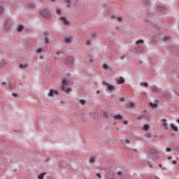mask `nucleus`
I'll return each mask as SVG.
<instances>
[{"instance_id": "20e7f679", "label": "nucleus", "mask_w": 179, "mask_h": 179, "mask_svg": "<svg viewBox=\"0 0 179 179\" xmlns=\"http://www.w3.org/2000/svg\"><path fill=\"white\" fill-rule=\"evenodd\" d=\"M58 94V91L54 90H50L48 96L49 97H54V96H57Z\"/></svg>"}, {"instance_id": "393cba45", "label": "nucleus", "mask_w": 179, "mask_h": 179, "mask_svg": "<svg viewBox=\"0 0 179 179\" xmlns=\"http://www.w3.org/2000/svg\"><path fill=\"white\" fill-rule=\"evenodd\" d=\"M145 43L143 39H140L136 41V44H143Z\"/></svg>"}, {"instance_id": "473e14b6", "label": "nucleus", "mask_w": 179, "mask_h": 179, "mask_svg": "<svg viewBox=\"0 0 179 179\" xmlns=\"http://www.w3.org/2000/svg\"><path fill=\"white\" fill-rule=\"evenodd\" d=\"M91 37H92V38H94L95 37H97V34H96V33H92L91 34Z\"/></svg>"}, {"instance_id": "6ab92c4d", "label": "nucleus", "mask_w": 179, "mask_h": 179, "mask_svg": "<svg viewBox=\"0 0 179 179\" xmlns=\"http://www.w3.org/2000/svg\"><path fill=\"white\" fill-rule=\"evenodd\" d=\"M19 68H20V69H24V68H27V64H20L19 65Z\"/></svg>"}, {"instance_id": "864d4df0", "label": "nucleus", "mask_w": 179, "mask_h": 179, "mask_svg": "<svg viewBox=\"0 0 179 179\" xmlns=\"http://www.w3.org/2000/svg\"><path fill=\"white\" fill-rule=\"evenodd\" d=\"M51 1V2H55V1H57V0H50Z\"/></svg>"}, {"instance_id": "c9c22d12", "label": "nucleus", "mask_w": 179, "mask_h": 179, "mask_svg": "<svg viewBox=\"0 0 179 179\" xmlns=\"http://www.w3.org/2000/svg\"><path fill=\"white\" fill-rule=\"evenodd\" d=\"M45 44H48V38L47 36L45 37Z\"/></svg>"}, {"instance_id": "58836bf2", "label": "nucleus", "mask_w": 179, "mask_h": 179, "mask_svg": "<svg viewBox=\"0 0 179 179\" xmlns=\"http://www.w3.org/2000/svg\"><path fill=\"white\" fill-rule=\"evenodd\" d=\"M56 55H61V54H63L62 52H56Z\"/></svg>"}, {"instance_id": "37998d69", "label": "nucleus", "mask_w": 179, "mask_h": 179, "mask_svg": "<svg viewBox=\"0 0 179 179\" xmlns=\"http://www.w3.org/2000/svg\"><path fill=\"white\" fill-rule=\"evenodd\" d=\"M1 86H6V82H3L1 83Z\"/></svg>"}, {"instance_id": "f704fd0d", "label": "nucleus", "mask_w": 179, "mask_h": 179, "mask_svg": "<svg viewBox=\"0 0 179 179\" xmlns=\"http://www.w3.org/2000/svg\"><path fill=\"white\" fill-rule=\"evenodd\" d=\"M117 22H122V18L121 17H117Z\"/></svg>"}, {"instance_id": "bf43d9fd", "label": "nucleus", "mask_w": 179, "mask_h": 179, "mask_svg": "<svg viewBox=\"0 0 179 179\" xmlns=\"http://www.w3.org/2000/svg\"><path fill=\"white\" fill-rule=\"evenodd\" d=\"M112 19H114V16H112Z\"/></svg>"}, {"instance_id": "dca6fc26", "label": "nucleus", "mask_w": 179, "mask_h": 179, "mask_svg": "<svg viewBox=\"0 0 179 179\" xmlns=\"http://www.w3.org/2000/svg\"><path fill=\"white\" fill-rule=\"evenodd\" d=\"M64 1L66 3H67V7L71 8V5H72L71 0H64Z\"/></svg>"}, {"instance_id": "c85d7f7f", "label": "nucleus", "mask_w": 179, "mask_h": 179, "mask_svg": "<svg viewBox=\"0 0 179 179\" xmlns=\"http://www.w3.org/2000/svg\"><path fill=\"white\" fill-rule=\"evenodd\" d=\"M141 86H144L145 87H148V83H140Z\"/></svg>"}, {"instance_id": "e433bc0d", "label": "nucleus", "mask_w": 179, "mask_h": 179, "mask_svg": "<svg viewBox=\"0 0 179 179\" xmlns=\"http://www.w3.org/2000/svg\"><path fill=\"white\" fill-rule=\"evenodd\" d=\"M96 177H98V178H99V179H101V174L96 173Z\"/></svg>"}, {"instance_id": "9d476101", "label": "nucleus", "mask_w": 179, "mask_h": 179, "mask_svg": "<svg viewBox=\"0 0 179 179\" xmlns=\"http://www.w3.org/2000/svg\"><path fill=\"white\" fill-rule=\"evenodd\" d=\"M162 121L164 122L163 127H164V129H169V124H167V120L162 119Z\"/></svg>"}, {"instance_id": "412c9836", "label": "nucleus", "mask_w": 179, "mask_h": 179, "mask_svg": "<svg viewBox=\"0 0 179 179\" xmlns=\"http://www.w3.org/2000/svg\"><path fill=\"white\" fill-rule=\"evenodd\" d=\"M150 106L152 108H156V107H157V103H150Z\"/></svg>"}, {"instance_id": "aec40b11", "label": "nucleus", "mask_w": 179, "mask_h": 179, "mask_svg": "<svg viewBox=\"0 0 179 179\" xmlns=\"http://www.w3.org/2000/svg\"><path fill=\"white\" fill-rule=\"evenodd\" d=\"M134 107H135V103L134 102H129L128 108H134Z\"/></svg>"}, {"instance_id": "ea45409f", "label": "nucleus", "mask_w": 179, "mask_h": 179, "mask_svg": "<svg viewBox=\"0 0 179 179\" xmlns=\"http://www.w3.org/2000/svg\"><path fill=\"white\" fill-rule=\"evenodd\" d=\"M166 152H171V148H166Z\"/></svg>"}, {"instance_id": "052dcab7", "label": "nucleus", "mask_w": 179, "mask_h": 179, "mask_svg": "<svg viewBox=\"0 0 179 179\" xmlns=\"http://www.w3.org/2000/svg\"><path fill=\"white\" fill-rule=\"evenodd\" d=\"M178 96H179V94H178Z\"/></svg>"}, {"instance_id": "c03bdc74", "label": "nucleus", "mask_w": 179, "mask_h": 179, "mask_svg": "<svg viewBox=\"0 0 179 179\" xmlns=\"http://www.w3.org/2000/svg\"><path fill=\"white\" fill-rule=\"evenodd\" d=\"M120 101H125V99H124V98H120Z\"/></svg>"}, {"instance_id": "2f4dec72", "label": "nucleus", "mask_w": 179, "mask_h": 179, "mask_svg": "<svg viewBox=\"0 0 179 179\" xmlns=\"http://www.w3.org/2000/svg\"><path fill=\"white\" fill-rule=\"evenodd\" d=\"M64 91L66 92V93H69L70 92H72V89L71 88H67V89H64Z\"/></svg>"}, {"instance_id": "6e6552de", "label": "nucleus", "mask_w": 179, "mask_h": 179, "mask_svg": "<svg viewBox=\"0 0 179 179\" xmlns=\"http://www.w3.org/2000/svg\"><path fill=\"white\" fill-rule=\"evenodd\" d=\"M64 43L66 44H71V43H72V37L70 36L64 38Z\"/></svg>"}, {"instance_id": "a878e982", "label": "nucleus", "mask_w": 179, "mask_h": 179, "mask_svg": "<svg viewBox=\"0 0 179 179\" xmlns=\"http://www.w3.org/2000/svg\"><path fill=\"white\" fill-rule=\"evenodd\" d=\"M150 127L148 126V124H145L143 127V129L144 131H148Z\"/></svg>"}, {"instance_id": "8fccbe9b", "label": "nucleus", "mask_w": 179, "mask_h": 179, "mask_svg": "<svg viewBox=\"0 0 179 179\" xmlns=\"http://www.w3.org/2000/svg\"><path fill=\"white\" fill-rule=\"evenodd\" d=\"M168 159H169V160H171V157H168Z\"/></svg>"}, {"instance_id": "49530a36", "label": "nucleus", "mask_w": 179, "mask_h": 179, "mask_svg": "<svg viewBox=\"0 0 179 179\" xmlns=\"http://www.w3.org/2000/svg\"><path fill=\"white\" fill-rule=\"evenodd\" d=\"M124 58H125V55H122L120 57V59H124Z\"/></svg>"}, {"instance_id": "4468645a", "label": "nucleus", "mask_w": 179, "mask_h": 179, "mask_svg": "<svg viewBox=\"0 0 179 179\" xmlns=\"http://www.w3.org/2000/svg\"><path fill=\"white\" fill-rule=\"evenodd\" d=\"M157 12H164V10H166V9L163 6H158L157 7Z\"/></svg>"}, {"instance_id": "f8f14e48", "label": "nucleus", "mask_w": 179, "mask_h": 179, "mask_svg": "<svg viewBox=\"0 0 179 179\" xmlns=\"http://www.w3.org/2000/svg\"><path fill=\"white\" fill-rule=\"evenodd\" d=\"M122 83H125V80L124 78L120 77V79L117 81V85H122Z\"/></svg>"}, {"instance_id": "5fc2aeb1", "label": "nucleus", "mask_w": 179, "mask_h": 179, "mask_svg": "<svg viewBox=\"0 0 179 179\" xmlns=\"http://www.w3.org/2000/svg\"><path fill=\"white\" fill-rule=\"evenodd\" d=\"M149 167L152 169V164H149Z\"/></svg>"}, {"instance_id": "2eb2a0df", "label": "nucleus", "mask_w": 179, "mask_h": 179, "mask_svg": "<svg viewBox=\"0 0 179 179\" xmlns=\"http://www.w3.org/2000/svg\"><path fill=\"white\" fill-rule=\"evenodd\" d=\"M152 92H154V93H160V90H159V88H157V87L154 86L152 87Z\"/></svg>"}, {"instance_id": "13d9d810", "label": "nucleus", "mask_w": 179, "mask_h": 179, "mask_svg": "<svg viewBox=\"0 0 179 179\" xmlns=\"http://www.w3.org/2000/svg\"><path fill=\"white\" fill-rule=\"evenodd\" d=\"M176 152H179V149H178V150H176Z\"/></svg>"}, {"instance_id": "bb28decb", "label": "nucleus", "mask_w": 179, "mask_h": 179, "mask_svg": "<svg viewBox=\"0 0 179 179\" xmlns=\"http://www.w3.org/2000/svg\"><path fill=\"white\" fill-rule=\"evenodd\" d=\"M103 117L104 118L108 119L109 113L108 112L103 113Z\"/></svg>"}, {"instance_id": "4c0bfd02", "label": "nucleus", "mask_w": 179, "mask_h": 179, "mask_svg": "<svg viewBox=\"0 0 179 179\" xmlns=\"http://www.w3.org/2000/svg\"><path fill=\"white\" fill-rule=\"evenodd\" d=\"M3 12V8L0 7V15Z\"/></svg>"}, {"instance_id": "423d86ee", "label": "nucleus", "mask_w": 179, "mask_h": 179, "mask_svg": "<svg viewBox=\"0 0 179 179\" xmlns=\"http://www.w3.org/2000/svg\"><path fill=\"white\" fill-rule=\"evenodd\" d=\"M72 62H73V57H67V58L66 59V64L67 65H71V64H72Z\"/></svg>"}, {"instance_id": "a211bd4d", "label": "nucleus", "mask_w": 179, "mask_h": 179, "mask_svg": "<svg viewBox=\"0 0 179 179\" xmlns=\"http://www.w3.org/2000/svg\"><path fill=\"white\" fill-rule=\"evenodd\" d=\"M46 174H47V173H45V172L41 173L38 176V179H44V176H45Z\"/></svg>"}, {"instance_id": "c756f323", "label": "nucleus", "mask_w": 179, "mask_h": 179, "mask_svg": "<svg viewBox=\"0 0 179 179\" xmlns=\"http://www.w3.org/2000/svg\"><path fill=\"white\" fill-rule=\"evenodd\" d=\"M96 159H94V157H91L90 159V163H94Z\"/></svg>"}, {"instance_id": "0eeeda50", "label": "nucleus", "mask_w": 179, "mask_h": 179, "mask_svg": "<svg viewBox=\"0 0 179 179\" xmlns=\"http://www.w3.org/2000/svg\"><path fill=\"white\" fill-rule=\"evenodd\" d=\"M60 20L65 24L66 26H69V21L65 18V17H60Z\"/></svg>"}, {"instance_id": "72a5a7b5", "label": "nucleus", "mask_w": 179, "mask_h": 179, "mask_svg": "<svg viewBox=\"0 0 179 179\" xmlns=\"http://www.w3.org/2000/svg\"><path fill=\"white\" fill-rule=\"evenodd\" d=\"M56 12L57 15H61V10H59V8L56 9Z\"/></svg>"}, {"instance_id": "f3484780", "label": "nucleus", "mask_w": 179, "mask_h": 179, "mask_svg": "<svg viewBox=\"0 0 179 179\" xmlns=\"http://www.w3.org/2000/svg\"><path fill=\"white\" fill-rule=\"evenodd\" d=\"M36 52L37 54H41V52H44V49L43 48H38L36 50Z\"/></svg>"}, {"instance_id": "a19ab883", "label": "nucleus", "mask_w": 179, "mask_h": 179, "mask_svg": "<svg viewBox=\"0 0 179 179\" xmlns=\"http://www.w3.org/2000/svg\"><path fill=\"white\" fill-rule=\"evenodd\" d=\"M13 97H19V95L17 94L13 93Z\"/></svg>"}, {"instance_id": "f03ea898", "label": "nucleus", "mask_w": 179, "mask_h": 179, "mask_svg": "<svg viewBox=\"0 0 179 179\" xmlns=\"http://www.w3.org/2000/svg\"><path fill=\"white\" fill-rule=\"evenodd\" d=\"M10 26H12V21L11 20H8L6 21L4 23V29L5 30H10Z\"/></svg>"}, {"instance_id": "6e6d98bb", "label": "nucleus", "mask_w": 179, "mask_h": 179, "mask_svg": "<svg viewBox=\"0 0 179 179\" xmlns=\"http://www.w3.org/2000/svg\"><path fill=\"white\" fill-rule=\"evenodd\" d=\"M96 93H97V94L100 93V91H99V90H98V91H96Z\"/></svg>"}, {"instance_id": "a18cd8bd", "label": "nucleus", "mask_w": 179, "mask_h": 179, "mask_svg": "<svg viewBox=\"0 0 179 179\" xmlns=\"http://www.w3.org/2000/svg\"><path fill=\"white\" fill-rule=\"evenodd\" d=\"M117 174H118V176H122V172L118 171V172H117Z\"/></svg>"}, {"instance_id": "09e8293b", "label": "nucleus", "mask_w": 179, "mask_h": 179, "mask_svg": "<svg viewBox=\"0 0 179 179\" xmlns=\"http://www.w3.org/2000/svg\"><path fill=\"white\" fill-rule=\"evenodd\" d=\"M126 143H131V141H129V140H126Z\"/></svg>"}, {"instance_id": "39448f33", "label": "nucleus", "mask_w": 179, "mask_h": 179, "mask_svg": "<svg viewBox=\"0 0 179 179\" xmlns=\"http://www.w3.org/2000/svg\"><path fill=\"white\" fill-rule=\"evenodd\" d=\"M103 85H105V86H107V90H108L109 92L114 90L115 89L113 85H111L106 82H103Z\"/></svg>"}, {"instance_id": "f257e3e1", "label": "nucleus", "mask_w": 179, "mask_h": 179, "mask_svg": "<svg viewBox=\"0 0 179 179\" xmlns=\"http://www.w3.org/2000/svg\"><path fill=\"white\" fill-rule=\"evenodd\" d=\"M41 15L45 17V19H48V17H50V11H48V10H43L41 12Z\"/></svg>"}, {"instance_id": "de8ad7c7", "label": "nucleus", "mask_w": 179, "mask_h": 179, "mask_svg": "<svg viewBox=\"0 0 179 179\" xmlns=\"http://www.w3.org/2000/svg\"><path fill=\"white\" fill-rule=\"evenodd\" d=\"M172 163H173V164H177V161L173 160V161L172 162Z\"/></svg>"}, {"instance_id": "4d7b16f0", "label": "nucleus", "mask_w": 179, "mask_h": 179, "mask_svg": "<svg viewBox=\"0 0 179 179\" xmlns=\"http://www.w3.org/2000/svg\"><path fill=\"white\" fill-rule=\"evenodd\" d=\"M177 122L179 124V119H178V120H177Z\"/></svg>"}, {"instance_id": "b1692460", "label": "nucleus", "mask_w": 179, "mask_h": 179, "mask_svg": "<svg viewBox=\"0 0 179 179\" xmlns=\"http://www.w3.org/2000/svg\"><path fill=\"white\" fill-rule=\"evenodd\" d=\"M79 103H80L82 106H85L86 104V101L83 99H80L79 100Z\"/></svg>"}, {"instance_id": "3c124183", "label": "nucleus", "mask_w": 179, "mask_h": 179, "mask_svg": "<svg viewBox=\"0 0 179 179\" xmlns=\"http://www.w3.org/2000/svg\"><path fill=\"white\" fill-rule=\"evenodd\" d=\"M142 117H137V120H141Z\"/></svg>"}, {"instance_id": "cd10ccee", "label": "nucleus", "mask_w": 179, "mask_h": 179, "mask_svg": "<svg viewBox=\"0 0 179 179\" xmlns=\"http://www.w3.org/2000/svg\"><path fill=\"white\" fill-rule=\"evenodd\" d=\"M86 45L89 46V45H92V41L87 40L85 42Z\"/></svg>"}, {"instance_id": "79ce46f5", "label": "nucleus", "mask_w": 179, "mask_h": 179, "mask_svg": "<svg viewBox=\"0 0 179 179\" xmlns=\"http://www.w3.org/2000/svg\"><path fill=\"white\" fill-rule=\"evenodd\" d=\"M123 124H124V125H128V121H127V120L124 121V122H123Z\"/></svg>"}, {"instance_id": "7c9ffc66", "label": "nucleus", "mask_w": 179, "mask_h": 179, "mask_svg": "<svg viewBox=\"0 0 179 179\" xmlns=\"http://www.w3.org/2000/svg\"><path fill=\"white\" fill-rule=\"evenodd\" d=\"M103 69H106V70L109 69L108 66L107 64H103Z\"/></svg>"}, {"instance_id": "603ef678", "label": "nucleus", "mask_w": 179, "mask_h": 179, "mask_svg": "<svg viewBox=\"0 0 179 179\" xmlns=\"http://www.w3.org/2000/svg\"><path fill=\"white\" fill-rule=\"evenodd\" d=\"M159 167H160L162 169V164H159Z\"/></svg>"}, {"instance_id": "7ed1b4c3", "label": "nucleus", "mask_w": 179, "mask_h": 179, "mask_svg": "<svg viewBox=\"0 0 179 179\" xmlns=\"http://www.w3.org/2000/svg\"><path fill=\"white\" fill-rule=\"evenodd\" d=\"M150 152H151V156L154 157V159H157V157L160 156V153H159V152H157V150L155 149L151 150Z\"/></svg>"}, {"instance_id": "ddd939ff", "label": "nucleus", "mask_w": 179, "mask_h": 179, "mask_svg": "<svg viewBox=\"0 0 179 179\" xmlns=\"http://www.w3.org/2000/svg\"><path fill=\"white\" fill-rule=\"evenodd\" d=\"M65 85H68V80L66 79H64L62 84V90H65Z\"/></svg>"}, {"instance_id": "4be33fe9", "label": "nucleus", "mask_w": 179, "mask_h": 179, "mask_svg": "<svg viewBox=\"0 0 179 179\" xmlns=\"http://www.w3.org/2000/svg\"><path fill=\"white\" fill-rule=\"evenodd\" d=\"M23 25H19L18 28H17V31L18 33H20V31H22V30H23Z\"/></svg>"}, {"instance_id": "5701e85b", "label": "nucleus", "mask_w": 179, "mask_h": 179, "mask_svg": "<svg viewBox=\"0 0 179 179\" xmlns=\"http://www.w3.org/2000/svg\"><path fill=\"white\" fill-rule=\"evenodd\" d=\"M170 36H164L163 38H162V40H163V41H169V40H170Z\"/></svg>"}, {"instance_id": "9b49d317", "label": "nucleus", "mask_w": 179, "mask_h": 179, "mask_svg": "<svg viewBox=\"0 0 179 179\" xmlns=\"http://www.w3.org/2000/svg\"><path fill=\"white\" fill-rule=\"evenodd\" d=\"M113 118H114V120H122V115H120V114H117V115H114L113 116Z\"/></svg>"}, {"instance_id": "1a4fd4ad", "label": "nucleus", "mask_w": 179, "mask_h": 179, "mask_svg": "<svg viewBox=\"0 0 179 179\" xmlns=\"http://www.w3.org/2000/svg\"><path fill=\"white\" fill-rule=\"evenodd\" d=\"M170 127L175 132H177L178 131V127H176V125H174V124H173V123L170 124Z\"/></svg>"}]
</instances>
